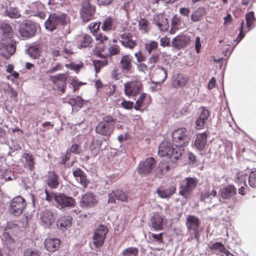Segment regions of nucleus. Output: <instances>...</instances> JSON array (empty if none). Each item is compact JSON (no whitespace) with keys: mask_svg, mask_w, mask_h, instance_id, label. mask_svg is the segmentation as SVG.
<instances>
[{"mask_svg":"<svg viewBox=\"0 0 256 256\" xmlns=\"http://www.w3.org/2000/svg\"><path fill=\"white\" fill-rule=\"evenodd\" d=\"M182 150L180 148H174L170 143L163 141L159 146L158 154L160 157L166 156L177 160L180 157Z\"/></svg>","mask_w":256,"mask_h":256,"instance_id":"1","label":"nucleus"},{"mask_svg":"<svg viewBox=\"0 0 256 256\" xmlns=\"http://www.w3.org/2000/svg\"><path fill=\"white\" fill-rule=\"evenodd\" d=\"M68 22L66 14H50L48 18L44 22V26L46 30L53 32L57 28H60Z\"/></svg>","mask_w":256,"mask_h":256,"instance_id":"2","label":"nucleus"},{"mask_svg":"<svg viewBox=\"0 0 256 256\" xmlns=\"http://www.w3.org/2000/svg\"><path fill=\"white\" fill-rule=\"evenodd\" d=\"M116 122V119L111 116H104L102 121L96 126V132L104 136H110L114 130Z\"/></svg>","mask_w":256,"mask_h":256,"instance_id":"3","label":"nucleus"},{"mask_svg":"<svg viewBox=\"0 0 256 256\" xmlns=\"http://www.w3.org/2000/svg\"><path fill=\"white\" fill-rule=\"evenodd\" d=\"M189 132L185 128H180L175 130L172 134L174 144L176 148H182L186 146L189 142Z\"/></svg>","mask_w":256,"mask_h":256,"instance_id":"4","label":"nucleus"},{"mask_svg":"<svg viewBox=\"0 0 256 256\" xmlns=\"http://www.w3.org/2000/svg\"><path fill=\"white\" fill-rule=\"evenodd\" d=\"M246 24L244 25V21L242 20L239 28L240 33L235 40L237 44L244 36L246 32L250 30L254 27V22L255 18L253 12H250L246 16Z\"/></svg>","mask_w":256,"mask_h":256,"instance_id":"5","label":"nucleus"},{"mask_svg":"<svg viewBox=\"0 0 256 256\" xmlns=\"http://www.w3.org/2000/svg\"><path fill=\"white\" fill-rule=\"evenodd\" d=\"M198 184V180L196 178H186L180 187L179 194L184 198H188L190 192L196 188Z\"/></svg>","mask_w":256,"mask_h":256,"instance_id":"6","label":"nucleus"},{"mask_svg":"<svg viewBox=\"0 0 256 256\" xmlns=\"http://www.w3.org/2000/svg\"><path fill=\"white\" fill-rule=\"evenodd\" d=\"M26 206V202L24 199L21 196H18L12 200L9 212L14 216H19L22 214Z\"/></svg>","mask_w":256,"mask_h":256,"instance_id":"7","label":"nucleus"},{"mask_svg":"<svg viewBox=\"0 0 256 256\" xmlns=\"http://www.w3.org/2000/svg\"><path fill=\"white\" fill-rule=\"evenodd\" d=\"M108 231L107 226L104 224H100L96 228L92 239L94 244L96 248H100L103 245Z\"/></svg>","mask_w":256,"mask_h":256,"instance_id":"8","label":"nucleus"},{"mask_svg":"<svg viewBox=\"0 0 256 256\" xmlns=\"http://www.w3.org/2000/svg\"><path fill=\"white\" fill-rule=\"evenodd\" d=\"M80 16L82 20L86 22L93 18L95 12V6L90 4L88 0H84L82 3Z\"/></svg>","mask_w":256,"mask_h":256,"instance_id":"9","label":"nucleus"},{"mask_svg":"<svg viewBox=\"0 0 256 256\" xmlns=\"http://www.w3.org/2000/svg\"><path fill=\"white\" fill-rule=\"evenodd\" d=\"M36 30V26L32 22L26 20L20 24L19 32L22 37L29 38L34 35Z\"/></svg>","mask_w":256,"mask_h":256,"instance_id":"10","label":"nucleus"},{"mask_svg":"<svg viewBox=\"0 0 256 256\" xmlns=\"http://www.w3.org/2000/svg\"><path fill=\"white\" fill-rule=\"evenodd\" d=\"M56 210L46 209L40 214V224L44 228H50L55 221Z\"/></svg>","mask_w":256,"mask_h":256,"instance_id":"11","label":"nucleus"},{"mask_svg":"<svg viewBox=\"0 0 256 256\" xmlns=\"http://www.w3.org/2000/svg\"><path fill=\"white\" fill-rule=\"evenodd\" d=\"M55 202L56 203V207L59 209H63L66 208H71L75 204V200L71 196L62 193H58L57 196L55 198Z\"/></svg>","mask_w":256,"mask_h":256,"instance_id":"12","label":"nucleus"},{"mask_svg":"<svg viewBox=\"0 0 256 256\" xmlns=\"http://www.w3.org/2000/svg\"><path fill=\"white\" fill-rule=\"evenodd\" d=\"M50 80L54 84V89L62 93L64 92L68 80V75L66 74H59L52 76L50 77Z\"/></svg>","mask_w":256,"mask_h":256,"instance_id":"13","label":"nucleus"},{"mask_svg":"<svg viewBox=\"0 0 256 256\" xmlns=\"http://www.w3.org/2000/svg\"><path fill=\"white\" fill-rule=\"evenodd\" d=\"M156 164V161L154 158H148L140 162L138 168V172L141 174H148L152 172Z\"/></svg>","mask_w":256,"mask_h":256,"instance_id":"14","label":"nucleus"},{"mask_svg":"<svg viewBox=\"0 0 256 256\" xmlns=\"http://www.w3.org/2000/svg\"><path fill=\"white\" fill-rule=\"evenodd\" d=\"M142 88V84L138 80L128 82L124 84V91L128 96H134L139 93Z\"/></svg>","mask_w":256,"mask_h":256,"instance_id":"15","label":"nucleus"},{"mask_svg":"<svg viewBox=\"0 0 256 256\" xmlns=\"http://www.w3.org/2000/svg\"><path fill=\"white\" fill-rule=\"evenodd\" d=\"M0 50L2 51L5 57L8 58L13 54L16 50L15 42L10 39L8 41L2 40L0 41Z\"/></svg>","mask_w":256,"mask_h":256,"instance_id":"16","label":"nucleus"},{"mask_svg":"<svg viewBox=\"0 0 256 256\" xmlns=\"http://www.w3.org/2000/svg\"><path fill=\"white\" fill-rule=\"evenodd\" d=\"M120 42L123 46L129 48H133L136 45V36L130 32L120 34Z\"/></svg>","mask_w":256,"mask_h":256,"instance_id":"17","label":"nucleus"},{"mask_svg":"<svg viewBox=\"0 0 256 256\" xmlns=\"http://www.w3.org/2000/svg\"><path fill=\"white\" fill-rule=\"evenodd\" d=\"M190 40V37L184 34H180L174 38L172 41V47L176 50L184 48Z\"/></svg>","mask_w":256,"mask_h":256,"instance_id":"18","label":"nucleus"},{"mask_svg":"<svg viewBox=\"0 0 256 256\" xmlns=\"http://www.w3.org/2000/svg\"><path fill=\"white\" fill-rule=\"evenodd\" d=\"M97 200L94 194L92 192H86L82 196L80 202V206L82 208H92L95 206Z\"/></svg>","mask_w":256,"mask_h":256,"instance_id":"19","label":"nucleus"},{"mask_svg":"<svg viewBox=\"0 0 256 256\" xmlns=\"http://www.w3.org/2000/svg\"><path fill=\"white\" fill-rule=\"evenodd\" d=\"M166 222L164 216L159 214H155L150 219L152 226L155 230H162Z\"/></svg>","mask_w":256,"mask_h":256,"instance_id":"20","label":"nucleus"},{"mask_svg":"<svg viewBox=\"0 0 256 256\" xmlns=\"http://www.w3.org/2000/svg\"><path fill=\"white\" fill-rule=\"evenodd\" d=\"M45 182L51 188H57L60 184L59 177L54 172H49L45 176Z\"/></svg>","mask_w":256,"mask_h":256,"instance_id":"21","label":"nucleus"},{"mask_svg":"<svg viewBox=\"0 0 256 256\" xmlns=\"http://www.w3.org/2000/svg\"><path fill=\"white\" fill-rule=\"evenodd\" d=\"M200 224V220L194 216L188 215L186 216V226L188 230H193L196 233L195 236H197V230Z\"/></svg>","mask_w":256,"mask_h":256,"instance_id":"22","label":"nucleus"},{"mask_svg":"<svg viewBox=\"0 0 256 256\" xmlns=\"http://www.w3.org/2000/svg\"><path fill=\"white\" fill-rule=\"evenodd\" d=\"M198 113L199 116L196 122V124L198 129H201L203 128L210 114L208 110L204 107L199 108Z\"/></svg>","mask_w":256,"mask_h":256,"instance_id":"23","label":"nucleus"},{"mask_svg":"<svg viewBox=\"0 0 256 256\" xmlns=\"http://www.w3.org/2000/svg\"><path fill=\"white\" fill-rule=\"evenodd\" d=\"M236 194V189L232 185H228L222 188L218 194L222 199L229 200Z\"/></svg>","mask_w":256,"mask_h":256,"instance_id":"24","label":"nucleus"},{"mask_svg":"<svg viewBox=\"0 0 256 256\" xmlns=\"http://www.w3.org/2000/svg\"><path fill=\"white\" fill-rule=\"evenodd\" d=\"M116 20L112 16L106 17L102 22L101 28L104 31H111L116 29Z\"/></svg>","mask_w":256,"mask_h":256,"instance_id":"25","label":"nucleus"},{"mask_svg":"<svg viewBox=\"0 0 256 256\" xmlns=\"http://www.w3.org/2000/svg\"><path fill=\"white\" fill-rule=\"evenodd\" d=\"M127 198L128 196L124 192L120 190H113L112 193L109 194L108 202L109 203H114L116 200L125 201Z\"/></svg>","mask_w":256,"mask_h":256,"instance_id":"26","label":"nucleus"},{"mask_svg":"<svg viewBox=\"0 0 256 256\" xmlns=\"http://www.w3.org/2000/svg\"><path fill=\"white\" fill-rule=\"evenodd\" d=\"M176 186H172L168 188L160 186L156 190L158 196L162 198H170L176 192Z\"/></svg>","mask_w":256,"mask_h":256,"instance_id":"27","label":"nucleus"},{"mask_svg":"<svg viewBox=\"0 0 256 256\" xmlns=\"http://www.w3.org/2000/svg\"><path fill=\"white\" fill-rule=\"evenodd\" d=\"M73 175L78 182L84 188H86L89 181L86 178V174L82 171L80 168H77L73 170Z\"/></svg>","mask_w":256,"mask_h":256,"instance_id":"28","label":"nucleus"},{"mask_svg":"<svg viewBox=\"0 0 256 256\" xmlns=\"http://www.w3.org/2000/svg\"><path fill=\"white\" fill-rule=\"evenodd\" d=\"M154 20L160 30L166 31L169 26L168 19L162 14H160L154 17Z\"/></svg>","mask_w":256,"mask_h":256,"instance_id":"29","label":"nucleus"},{"mask_svg":"<svg viewBox=\"0 0 256 256\" xmlns=\"http://www.w3.org/2000/svg\"><path fill=\"white\" fill-rule=\"evenodd\" d=\"M132 58L128 55H125L122 56L120 64L122 71L124 72H128L132 70Z\"/></svg>","mask_w":256,"mask_h":256,"instance_id":"30","label":"nucleus"},{"mask_svg":"<svg viewBox=\"0 0 256 256\" xmlns=\"http://www.w3.org/2000/svg\"><path fill=\"white\" fill-rule=\"evenodd\" d=\"M207 142V134L203 132L197 135L194 146L198 150H202L205 148Z\"/></svg>","mask_w":256,"mask_h":256,"instance_id":"31","label":"nucleus"},{"mask_svg":"<svg viewBox=\"0 0 256 256\" xmlns=\"http://www.w3.org/2000/svg\"><path fill=\"white\" fill-rule=\"evenodd\" d=\"M72 218L69 216L60 217L57 222L58 228L62 230H66L72 226Z\"/></svg>","mask_w":256,"mask_h":256,"instance_id":"32","label":"nucleus"},{"mask_svg":"<svg viewBox=\"0 0 256 256\" xmlns=\"http://www.w3.org/2000/svg\"><path fill=\"white\" fill-rule=\"evenodd\" d=\"M0 30L2 32V38L4 39L10 40L13 35L12 27L6 22H0Z\"/></svg>","mask_w":256,"mask_h":256,"instance_id":"33","label":"nucleus"},{"mask_svg":"<svg viewBox=\"0 0 256 256\" xmlns=\"http://www.w3.org/2000/svg\"><path fill=\"white\" fill-rule=\"evenodd\" d=\"M60 240L58 238H47L44 244L46 248L49 252H54L60 246Z\"/></svg>","mask_w":256,"mask_h":256,"instance_id":"34","label":"nucleus"},{"mask_svg":"<svg viewBox=\"0 0 256 256\" xmlns=\"http://www.w3.org/2000/svg\"><path fill=\"white\" fill-rule=\"evenodd\" d=\"M248 178L246 174H244L243 172H239L237 174L236 182L238 183H240V187L238 188V193L243 196L244 194V190L245 187L247 186L246 184V179Z\"/></svg>","mask_w":256,"mask_h":256,"instance_id":"35","label":"nucleus"},{"mask_svg":"<svg viewBox=\"0 0 256 256\" xmlns=\"http://www.w3.org/2000/svg\"><path fill=\"white\" fill-rule=\"evenodd\" d=\"M154 76L157 78L158 83H162L167 78V72L162 66H158L155 71Z\"/></svg>","mask_w":256,"mask_h":256,"instance_id":"36","label":"nucleus"},{"mask_svg":"<svg viewBox=\"0 0 256 256\" xmlns=\"http://www.w3.org/2000/svg\"><path fill=\"white\" fill-rule=\"evenodd\" d=\"M70 44V42H67L64 48H62V50L58 49H54L52 51V54L53 56H58L61 54L64 56L66 57V56H68L72 54V49L70 48L69 45Z\"/></svg>","mask_w":256,"mask_h":256,"instance_id":"37","label":"nucleus"},{"mask_svg":"<svg viewBox=\"0 0 256 256\" xmlns=\"http://www.w3.org/2000/svg\"><path fill=\"white\" fill-rule=\"evenodd\" d=\"M210 248L216 254H220L222 256L226 250L224 246L220 242H212L208 244Z\"/></svg>","mask_w":256,"mask_h":256,"instance_id":"38","label":"nucleus"},{"mask_svg":"<svg viewBox=\"0 0 256 256\" xmlns=\"http://www.w3.org/2000/svg\"><path fill=\"white\" fill-rule=\"evenodd\" d=\"M161 52L159 50H154L150 54V56L148 58V64L150 66V69L154 68L156 64L160 60Z\"/></svg>","mask_w":256,"mask_h":256,"instance_id":"39","label":"nucleus"},{"mask_svg":"<svg viewBox=\"0 0 256 256\" xmlns=\"http://www.w3.org/2000/svg\"><path fill=\"white\" fill-rule=\"evenodd\" d=\"M91 37L86 34H82L78 37V46L80 48H86L91 43Z\"/></svg>","mask_w":256,"mask_h":256,"instance_id":"40","label":"nucleus"},{"mask_svg":"<svg viewBox=\"0 0 256 256\" xmlns=\"http://www.w3.org/2000/svg\"><path fill=\"white\" fill-rule=\"evenodd\" d=\"M180 24L181 18L177 15L174 16L172 18V28L170 30V32L171 34H174L176 30L180 28Z\"/></svg>","mask_w":256,"mask_h":256,"instance_id":"41","label":"nucleus"},{"mask_svg":"<svg viewBox=\"0 0 256 256\" xmlns=\"http://www.w3.org/2000/svg\"><path fill=\"white\" fill-rule=\"evenodd\" d=\"M217 192L214 188H212L211 190L204 191L201 192L200 200L208 202V199H211L212 197H215L216 196Z\"/></svg>","mask_w":256,"mask_h":256,"instance_id":"42","label":"nucleus"},{"mask_svg":"<svg viewBox=\"0 0 256 256\" xmlns=\"http://www.w3.org/2000/svg\"><path fill=\"white\" fill-rule=\"evenodd\" d=\"M5 13L6 16L10 18H17L20 16V12L18 10L17 8L14 7L6 8L5 10Z\"/></svg>","mask_w":256,"mask_h":256,"instance_id":"43","label":"nucleus"},{"mask_svg":"<svg viewBox=\"0 0 256 256\" xmlns=\"http://www.w3.org/2000/svg\"><path fill=\"white\" fill-rule=\"evenodd\" d=\"M158 43L154 40L150 41L148 43L146 44L144 49L148 55H150L154 50H159L158 49Z\"/></svg>","mask_w":256,"mask_h":256,"instance_id":"44","label":"nucleus"},{"mask_svg":"<svg viewBox=\"0 0 256 256\" xmlns=\"http://www.w3.org/2000/svg\"><path fill=\"white\" fill-rule=\"evenodd\" d=\"M204 8H199L195 10L190 16L191 20L192 22H196L200 20L201 17L204 14Z\"/></svg>","mask_w":256,"mask_h":256,"instance_id":"45","label":"nucleus"},{"mask_svg":"<svg viewBox=\"0 0 256 256\" xmlns=\"http://www.w3.org/2000/svg\"><path fill=\"white\" fill-rule=\"evenodd\" d=\"M138 250L135 247H129L124 250L120 256H138Z\"/></svg>","mask_w":256,"mask_h":256,"instance_id":"46","label":"nucleus"},{"mask_svg":"<svg viewBox=\"0 0 256 256\" xmlns=\"http://www.w3.org/2000/svg\"><path fill=\"white\" fill-rule=\"evenodd\" d=\"M186 84V80L181 75L178 76L173 81L172 85L177 88L184 86Z\"/></svg>","mask_w":256,"mask_h":256,"instance_id":"47","label":"nucleus"},{"mask_svg":"<svg viewBox=\"0 0 256 256\" xmlns=\"http://www.w3.org/2000/svg\"><path fill=\"white\" fill-rule=\"evenodd\" d=\"M101 145L100 140H95L92 141L90 148L94 156H96L98 153Z\"/></svg>","mask_w":256,"mask_h":256,"instance_id":"48","label":"nucleus"},{"mask_svg":"<svg viewBox=\"0 0 256 256\" xmlns=\"http://www.w3.org/2000/svg\"><path fill=\"white\" fill-rule=\"evenodd\" d=\"M68 103L72 106H76L80 108L83 104V100L79 96H76L70 98L68 100Z\"/></svg>","mask_w":256,"mask_h":256,"instance_id":"49","label":"nucleus"},{"mask_svg":"<svg viewBox=\"0 0 256 256\" xmlns=\"http://www.w3.org/2000/svg\"><path fill=\"white\" fill-rule=\"evenodd\" d=\"M24 158L26 162L25 167H27L30 170H32L34 166V160L32 156L28 154H24Z\"/></svg>","mask_w":256,"mask_h":256,"instance_id":"50","label":"nucleus"},{"mask_svg":"<svg viewBox=\"0 0 256 256\" xmlns=\"http://www.w3.org/2000/svg\"><path fill=\"white\" fill-rule=\"evenodd\" d=\"M27 51L28 54L32 58L36 59L40 56V50L36 46H30Z\"/></svg>","mask_w":256,"mask_h":256,"instance_id":"51","label":"nucleus"},{"mask_svg":"<svg viewBox=\"0 0 256 256\" xmlns=\"http://www.w3.org/2000/svg\"><path fill=\"white\" fill-rule=\"evenodd\" d=\"M22 256H40V252L35 248H26L24 250Z\"/></svg>","mask_w":256,"mask_h":256,"instance_id":"52","label":"nucleus"},{"mask_svg":"<svg viewBox=\"0 0 256 256\" xmlns=\"http://www.w3.org/2000/svg\"><path fill=\"white\" fill-rule=\"evenodd\" d=\"M248 182L251 187L256 188V169L250 173L248 177Z\"/></svg>","mask_w":256,"mask_h":256,"instance_id":"53","label":"nucleus"},{"mask_svg":"<svg viewBox=\"0 0 256 256\" xmlns=\"http://www.w3.org/2000/svg\"><path fill=\"white\" fill-rule=\"evenodd\" d=\"M148 21L144 18H140L138 22V26L140 30H143L144 32H148Z\"/></svg>","mask_w":256,"mask_h":256,"instance_id":"54","label":"nucleus"},{"mask_svg":"<svg viewBox=\"0 0 256 256\" xmlns=\"http://www.w3.org/2000/svg\"><path fill=\"white\" fill-rule=\"evenodd\" d=\"M93 62L96 73H98L101 68L106 64L105 60H95Z\"/></svg>","mask_w":256,"mask_h":256,"instance_id":"55","label":"nucleus"},{"mask_svg":"<svg viewBox=\"0 0 256 256\" xmlns=\"http://www.w3.org/2000/svg\"><path fill=\"white\" fill-rule=\"evenodd\" d=\"M146 94L145 93H142L139 98L136 100V104L134 106V108L136 110H140V108L142 106V104L144 102V100L146 98Z\"/></svg>","mask_w":256,"mask_h":256,"instance_id":"56","label":"nucleus"},{"mask_svg":"<svg viewBox=\"0 0 256 256\" xmlns=\"http://www.w3.org/2000/svg\"><path fill=\"white\" fill-rule=\"evenodd\" d=\"M120 106L126 110H130L134 107V102L129 100H123L120 103Z\"/></svg>","mask_w":256,"mask_h":256,"instance_id":"57","label":"nucleus"},{"mask_svg":"<svg viewBox=\"0 0 256 256\" xmlns=\"http://www.w3.org/2000/svg\"><path fill=\"white\" fill-rule=\"evenodd\" d=\"M63 66L60 63L56 64V66L52 67L46 71V74H52L62 69Z\"/></svg>","mask_w":256,"mask_h":256,"instance_id":"58","label":"nucleus"},{"mask_svg":"<svg viewBox=\"0 0 256 256\" xmlns=\"http://www.w3.org/2000/svg\"><path fill=\"white\" fill-rule=\"evenodd\" d=\"M46 200L48 202H51L53 200H55V198L57 196L58 194L48 192L46 189L45 190Z\"/></svg>","mask_w":256,"mask_h":256,"instance_id":"59","label":"nucleus"},{"mask_svg":"<svg viewBox=\"0 0 256 256\" xmlns=\"http://www.w3.org/2000/svg\"><path fill=\"white\" fill-rule=\"evenodd\" d=\"M150 236L158 244H162V234L160 233L159 234H151Z\"/></svg>","mask_w":256,"mask_h":256,"instance_id":"60","label":"nucleus"},{"mask_svg":"<svg viewBox=\"0 0 256 256\" xmlns=\"http://www.w3.org/2000/svg\"><path fill=\"white\" fill-rule=\"evenodd\" d=\"M108 51L111 55H116L120 52L119 46L116 44H112L109 48Z\"/></svg>","mask_w":256,"mask_h":256,"instance_id":"61","label":"nucleus"},{"mask_svg":"<svg viewBox=\"0 0 256 256\" xmlns=\"http://www.w3.org/2000/svg\"><path fill=\"white\" fill-rule=\"evenodd\" d=\"M121 74L117 68H114L111 72V76L114 80H118L120 78Z\"/></svg>","mask_w":256,"mask_h":256,"instance_id":"62","label":"nucleus"},{"mask_svg":"<svg viewBox=\"0 0 256 256\" xmlns=\"http://www.w3.org/2000/svg\"><path fill=\"white\" fill-rule=\"evenodd\" d=\"M134 56L139 63H142V62L146 60V57L140 51L136 52Z\"/></svg>","mask_w":256,"mask_h":256,"instance_id":"63","label":"nucleus"},{"mask_svg":"<svg viewBox=\"0 0 256 256\" xmlns=\"http://www.w3.org/2000/svg\"><path fill=\"white\" fill-rule=\"evenodd\" d=\"M32 8H36V12H38L42 11L44 9V5L42 2H34L32 4Z\"/></svg>","mask_w":256,"mask_h":256,"instance_id":"64","label":"nucleus"}]
</instances>
